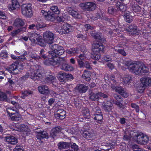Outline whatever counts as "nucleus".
<instances>
[{
  "label": "nucleus",
  "mask_w": 151,
  "mask_h": 151,
  "mask_svg": "<svg viewBox=\"0 0 151 151\" xmlns=\"http://www.w3.org/2000/svg\"><path fill=\"white\" fill-rule=\"evenodd\" d=\"M125 65L129 71L136 75H142L143 73H145L149 71V69L145 65L139 66L136 63L127 61L125 63Z\"/></svg>",
  "instance_id": "obj_1"
},
{
  "label": "nucleus",
  "mask_w": 151,
  "mask_h": 151,
  "mask_svg": "<svg viewBox=\"0 0 151 151\" xmlns=\"http://www.w3.org/2000/svg\"><path fill=\"white\" fill-rule=\"evenodd\" d=\"M104 48V47L101 43L94 42L93 45L92 58L95 60H99L101 56L99 52L103 51Z\"/></svg>",
  "instance_id": "obj_2"
},
{
  "label": "nucleus",
  "mask_w": 151,
  "mask_h": 151,
  "mask_svg": "<svg viewBox=\"0 0 151 151\" xmlns=\"http://www.w3.org/2000/svg\"><path fill=\"white\" fill-rule=\"evenodd\" d=\"M6 111L8 115L12 120L18 121L21 119V116L14 108L8 107L7 108Z\"/></svg>",
  "instance_id": "obj_3"
},
{
  "label": "nucleus",
  "mask_w": 151,
  "mask_h": 151,
  "mask_svg": "<svg viewBox=\"0 0 151 151\" xmlns=\"http://www.w3.org/2000/svg\"><path fill=\"white\" fill-rule=\"evenodd\" d=\"M29 36V40L32 43L37 44L43 47L46 45L45 43L42 42V37L39 35L34 32L30 33Z\"/></svg>",
  "instance_id": "obj_4"
},
{
  "label": "nucleus",
  "mask_w": 151,
  "mask_h": 151,
  "mask_svg": "<svg viewBox=\"0 0 151 151\" xmlns=\"http://www.w3.org/2000/svg\"><path fill=\"white\" fill-rule=\"evenodd\" d=\"M49 55L48 56L47 59H46L44 62V64L46 65H52L54 66L59 64L58 62L59 57H55L54 53L52 54L51 51H49Z\"/></svg>",
  "instance_id": "obj_5"
},
{
  "label": "nucleus",
  "mask_w": 151,
  "mask_h": 151,
  "mask_svg": "<svg viewBox=\"0 0 151 151\" xmlns=\"http://www.w3.org/2000/svg\"><path fill=\"white\" fill-rule=\"evenodd\" d=\"M37 68L36 66H33L31 68L30 74V77L31 79L34 80L40 79L42 78L41 73V70L38 66H37Z\"/></svg>",
  "instance_id": "obj_6"
},
{
  "label": "nucleus",
  "mask_w": 151,
  "mask_h": 151,
  "mask_svg": "<svg viewBox=\"0 0 151 151\" xmlns=\"http://www.w3.org/2000/svg\"><path fill=\"white\" fill-rule=\"evenodd\" d=\"M22 13L24 16L31 17L33 15L31 5L30 4H24L22 7Z\"/></svg>",
  "instance_id": "obj_7"
},
{
  "label": "nucleus",
  "mask_w": 151,
  "mask_h": 151,
  "mask_svg": "<svg viewBox=\"0 0 151 151\" xmlns=\"http://www.w3.org/2000/svg\"><path fill=\"white\" fill-rule=\"evenodd\" d=\"M50 47L51 48L52 51H51L52 52V54L54 53V56L55 57H58V55H62L64 52V51L63 47L56 44H54L50 45Z\"/></svg>",
  "instance_id": "obj_8"
},
{
  "label": "nucleus",
  "mask_w": 151,
  "mask_h": 151,
  "mask_svg": "<svg viewBox=\"0 0 151 151\" xmlns=\"http://www.w3.org/2000/svg\"><path fill=\"white\" fill-rule=\"evenodd\" d=\"M43 39L46 43L51 44L53 42L54 37V34L49 31H47L43 34Z\"/></svg>",
  "instance_id": "obj_9"
},
{
  "label": "nucleus",
  "mask_w": 151,
  "mask_h": 151,
  "mask_svg": "<svg viewBox=\"0 0 151 151\" xmlns=\"http://www.w3.org/2000/svg\"><path fill=\"white\" fill-rule=\"evenodd\" d=\"M134 138L136 141L140 144H146L149 140L148 137L143 134H139L136 136Z\"/></svg>",
  "instance_id": "obj_10"
},
{
  "label": "nucleus",
  "mask_w": 151,
  "mask_h": 151,
  "mask_svg": "<svg viewBox=\"0 0 151 151\" xmlns=\"http://www.w3.org/2000/svg\"><path fill=\"white\" fill-rule=\"evenodd\" d=\"M79 6L83 10L89 11L94 10L96 7L95 4L91 2L82 3L79 4Z\"/></svg>",
  "instance_id": "obj_11"
},
{
  "label": "nucleus",
  "mask_w": 151,
  "mask_h": 151,
  "mask_svg": "<svg viewBox=\"0 0 151 151\" xmlns=\"http://www.w3.org/2000/svg\"><path fill=\"white\" fill-rule=\"evenodd\" d=\"M23 69L22 66L21 65L19 64L17 66L15 64H13L9 66L6 70L9 73H12L14 74H17Z\"/></svg>",
  "instance_id": "obj_12"
},
{
  "label": "nucleus",
  "mask_w": 151,
  "mask_h": 151,
  "mask_svg": "<svg viewBox=\"0 0 151 151\" xmlns=\"http://www.w3.org/2000/svg\"><path fill=\"white\" fill-rule=\"evenodd\" d=\"M59 29L60 30H58V31L61 34L68 33L73 31V27L67 23L64 24L62 27H60Z\"/></svg>",
  "instance_id": "obj_13"
},
{
  "label": "nucleus",
  "mask_w": 151,
  "mask_h": 151,
  "mask_svg": "<svg viewBox=\"0 0 151 151\" xmlns=\"http://www.w3.org/2000/svg\"><path fill=\"white\" fill-rule=\"evenodd\" d=\"M83 136L88 139L92 140L95 139L96 137V134L93 130H89L88 131H86L84 132Z\"/></svg>",
  "instance_id": "obj_14"
},
{
  "label": "nucleus",
  "mask_w": 151,
  "mask_h": 151,
  "mask_svg": "<svg viewBox=\"0 0 151 151\" xmlns=\"http://www.w3.org/2000/svg\"><path fill=\"white\" fill-rule=\"evenodd\" d=\"M107 96L101 92L95 93H91L89 95V99L95 101L101 98H107Z\"/></svg>",
  "instance_id": "obj_15"
},
{
  "label": "nucleus",
  "mask_w": 151,
  "mask_h": 151,
  "mask_svg": "<svg viewBox=\"0 0 151 151\" xmlns=\"http://www.w3.org/2000/svg\"><path fill=\"white\" fill-rule=\"evenodd\" d=\"M67 10L70 14L72 15L74 18L78 19L81 18L82 16L79 12L72 9L71 7H67Z\"/></svg>",
  "instance_id": "obj_16"
},
{
  "label": "nucleus",
  "mask_w": 151,
  "mask_h": 151,
  "mask_svg": "<svg viewBox=\"0 0 151 151\" xmlns=\"http://www.w3.org/2000/svg\"><path fill=\"white\" fill-rule=\"evenodd\" d=\"M48 135L47 133L44 131H40L37 133V138L39 140L38 142H41V139L44 138H48Z\"/></svg>",
  "instance_id": "obj_17"
},
{
  "label": "nucleus",
  "mask_w": 151,
  "mask_h": 151,
  "mask_svg": "<svg viewBox=\"0 0 151 151\" xmlns=\"http://www.w3.org/2000/svg\"><path fill=\"white\" fill-rule=\"evenodd\" d=\"M75 89L80 93H85L88 89V87L83 84H78L76 86Z\"/></svg>",
  "instance_id": "obj_18"
},
{
  "label": "nucleus",
  "mask_w": 151,
  "mask_h": 151,
  "mask_svg": "<svg viewBox=\"0 0 151 151\" xmlns=\"http://www.w3.org/2000/svg\"><path fill=\"white\" fill-rule=\"evenodd\" d=\"M39 92L42 94H47L49 93L50 91L47 86L42 85L38 87Z\"/></svg>",
  "instance_id": "obj_19"
},
{
  "label": "nucleus",
  "mask_w": 151,
  "mask_h": 151,
  "mask_svg": "<svg viewBox=\"0 0 151 151\" xmlns=\"http://www.w3.org/2000/svg\"><path fill=\"white\" fill-rule=\"evenodd\" d=\"M15 130L19 131L29 132L30 131L28 127L24 124H17Z\"/></svg>",
  "instance_id": "obj_20"
},
{
  "label": "nucleus",
  "mask_w": 151,
  "mask_h": 151,
  "mask_svg": "<svg viewBox=\"0 0 151 151\" xmlns=\"http://www.w3.org/2000/svg\"><path fill=\"white\" fill-rule=\"evenodd\" d=\"M142 85L145 87L151 84V78L148 77H145L140 79Z\"/></svg>",
  "instance_id": "obj_21"
},
{
  "label": "nucleus",
  "mask_w": 151,
  "mask_h": 151,
  "mask_svg": "<svg viewBox=\"0 0 151 151\" xmlns=\"http://www.w3.org/2000/svg\"><path fill=\"white\" fill-rule=\"evenodd\" d=\"M5 139L6 142L12 145H15L17 142V139L14 137L10 135L6 137Z\"/></svg>",
  "instance_id": "obj_22"
},
{
  "label": "nucleus",
  "mask_w": 151,
  "mask_h": 151,
  "mask_svg": "<svg viewBox=\"0 0 151 151\" xmlns=\"http://www.w3.org/2000/svg\"><path fill=\"white\" fill-rule=\"evenodd\" d=\"M71 145V143L66 142H60L58 145V148L62 150L69 147Z\"/></svg>",
  "instance_id": "obj_23"
},
{
  "label": "nucleus",
  "mask_w": 151,
  "mask_h": 151,
  "mask_svg": "<svg viewBox=\"0 0 151 151\" xmlns=\"http://www.w3.org/2000/svg\"><path fill=\"white\" fill-rule=\"evenodd\" d=\"M58 113L55 114V117L58 119H64L65 116L66 112L62 110H59L58 111Z\"/></svg>",
  "instance_id": "obj_24"
},
{
  "label": "nucleus",
  "mask_w": 151,
  "mask_h": 151,
  "mask_svg": "<svg viewBox=\"0 0 151 151\" xmlns=\"http://www.w3.org/2000/svg\"><path fill=\"white\" fill-rule=\"evenodd\" d=\"M60 127H56L53 128L51 131L50 134L53 138H54L57 135V134L60 131Z\"/></svg>",
  "instance_id": "obj_25"
},
{
  "label": "nucleus",
  "mask_w": 151,
  "mask_h": 151,
  "mask_svg": "<svg viewBox=\"0 0 151 151\" xmlns=\"http://www.w3.org/2000/svg\"><path fill=\"white\" fill-rule=\"evenodd\" d=\"M58 62L59 64L63 63L62 67L61 68L62 70H67V67H68V64H66L65 63V60H64L63 58H59ZM58 66V65H57ZM59 65H58V66Z\"/></svg>",
  "instance_id": "obj_26"
},
{
  "label": "nucleus",
  "mask_w": 151,
  "mask_h": 151,
  "mask_svg": "<svg viewBox=\"0 0 151 151\" xmlns=\"http://www.w3.org/2000/svg\"><path fill=\"white\" fill-rule=\"evenodd\" d=\"M24 24V21L20 19H17L14 21L13 25L14 27H19L23 26Z\"/></svg>",
  "instance_id": "obj_27"
},
{
  "label": "nucleus",
  "mask_w": 151,
  "mask_h": 151,
  "mask_svg": "<svg viewBox=\"0 0 151 151\" xmlns=\"http://www.w3.org/2000/svg\"><path fill=\"white\" fill-rule=\"evenodd\" d=\"M103 108L106 111H108L110 108L112 106V103L108 101H105L104 102L103 104Z\"/></svg>",
  "instance_id": "obj_28"
},
{
  "label": "nucleus",
  "mask_w": 151,
  "mask_h": 151,
  "mask_svg": "<svg viewBox=\"0 0 151 151\" xmlns=\"http://www.w3.org/2000/svg\"><path fill=\"white\" fill-rule=\"evenodd\" d=\"M65 73L62 72H59L57 75L58 79L61 82L65 81Z\"/></svg>",
  "instance_id": "obj_29"
},
{
  "label": "nucleus",
  "mask_w": 151,
  "mask_h": 151,
  "mask_svg": "<svg viewBox=\"0 0 151 151\" xmlns=\"http://www.w3.org/2000/svg\"><path fill=\"white\" fill-rule=\"evenodd\" d=\"M129 31L133 35H138V30H137V27L135 25L130 26L129 27Z\"/></svg>",
  "instance_id": "obj_30"
},
{
  "label": "nucleus",
  "mask_w": 151,
  "mask_h": 151,
  "mask_svg": "<svg viewBox=\"0 0 151 151\" xmlns=\"http://www.w3.org/2000/svg\"><path fill=\"white\" fill-rule=\"evenodd\" d=\"M79 49L77 48H73L66 50V52L73 56L76 53H77L79 51Z\"/></svg>",
  "instance_id": "obj_31"
},
{
  "label": "nucleus",
  "mask_w": 151,
  "mask_h": 151,
  "mask_svg": "<svg viewBox=\"0 0 151 151\" xmlns=\"http://www.w3.org/2000/svg\"><path fill=\"white\" fill-rule=\"evenodd\" d=\"M111 87L113 90L118 93L121 94L124 91V88L121 86H115L113 84H111Z\"/></svg>",
  "instance_id": "obj_32"
},
{
  "label": "nucleus",
  "mask_w": 151,
  "mask_h": 151,
  "mask_svg": "<svg viewBox=\"0 0 151 151\" xmlns=\"http://www.w3.org/2000/svg\"><path fill=\"white\" fill-rule=\"evenodd\" d=\"M116 6L117 9L122 11H124L126 9V6L120 2H118L116 3Z\"/></svg>",
  "instance_id": "obj_33"
},
{
  "label": "nucleus",
  "mask_w": 151,
  "mask_h": 151,
  "mask_svg": "<svg viewBox=\"0 0 151 151\" xmlns=\"http://www.w3.org/2000/svg\"><path fill=\"white\" fill-rule=\"evenodd\" d=\"M125 20L126 22L130 23L132 21V17L130 16V13L126 12L125 13L124 15Z\"/></svg>",
  "instance_id": "obj_34"
},
{
  "label": "nucleus",
  "mask_w": 151,
  "mask_h": 151,
  "mask_svg": "<svg viewBox=\"0 0 151 151\" xmlns=\"http://www.w3.org/2000/svg\"><path fill=\"white\" fill-rule=\"evenodd\" d=\"M95 116L94 119L99 123H102V122L103 116L102 114H93Z\"/></svg>",
  "instance_id": "obj_35"
},
{
  "label": "nucleus",
  "mask_w": 151,
  "mask_h": 151,
  "mask_svg": "<svg viewBox=\"0 0 151 151\" xmlns=\"http://www.w3.org/2000/svg\"><path fill=\"white\" fill-rule=\"evenodd\" d=\"M133 133L134 132L132 131H130V132H126L124 136V140H129L132 137L131 135H133Z\"/></svg>",
  "instance_id": "obj_36"
},
{
  "label": "nucleus",
  "mask_w": 151,
  "mask_h": 151,
  "mask_svg": "<svg viewBox=\"0 0 151 151\" xmlns=\"http://www.w3.org/2000/svg\"><path fill=\"white\" fill-rule=\"evenodd\" d=\"M33 94V92L31 91H22V95L21 96V97L23 99H25L26 96L29 95H31Z\"/></svg>",
  "instance_id": "obj_37"
},
{
  "label": "nucleus",
  "mask_w": 151,
  "mask_h": 151,
  "mask_svg": "<svg viewBox=\"0 0 151 151\" xmlns=\"http://www.w3.org/2000/svg\"><path fill=\"white\" fill-rule=\"evenodd\" d=\"M83 113L85 118L88 119L90 118L89 111L88 108H85L83 111Z\"/></svg>",
  "instance_id": "obj_38"
},
{
  "label": "nucleus",
  "mask_w": 151,
  "mask_h": 151,
  "mask_svg": "<svg viewBox=\"0 0 151 151\" xmlns=\"http://www.w3.org/2000/svg\"><path fill=\"white\" fill-rule=\"evenodd\" d=\"M12 8L13 9H15L19 8L20 5L17 0H12Z\"/></svg>",
  "instance_id": "obj_39"
},
{
  "label": "nucleus",
  "mask_w": 151,
  "mask_h": 151,
  "mask_svg": "<svg viewBox=\"0 0 151 151\" xmlns=\"http://www.w3.org/2000/svg\"><path fill=\"white\" fill-rule=\"evenodd\" d=\"M91 34L92 36L94 38L101 40H102V39L101 38V35L99 34H98L97 33H96L95 32L92 31L91 33Z\"/></svg>",
  "instance_id": "obj_40"
},
{
  "label": "nucleus",
  "mask_w": 151,
  "mask_h": 151,
  "mask_svg": "<svg viewBox=\"0 0 151 151\" xmlns=\"http://www.w3.org/2000/svg\"><path fill=\"white\" fill-rule=\"evenodd\" d=\"M131 79V76L129 75H125L122 78V80L125 84L128 83Z\"/></svg>",
  "instance_id": "obj_41"
},
{
  "label": "nucleus",
  "mask_w": 151,
  "mask_h": 151,
  "mask_svg": "<svg viewBox=\"0 0 151 151\" xmlns=\"http://www.w3.org/2000/svg\"><path fill=\"white\" fill-rule=\"evenodd\" d=\"M91 75L90 73L84 70L83 73L82 75V78L84 79H88V80H89V78Z\"/></svg>",
  "instance_id": "obj_42"
},
{
  "label": "nucleus",
  "mask_w": 151,
  "mask_h": 151,
  "mask_svg": "<svg viewBox=\"0 0 151 151\" xmlns=\"http://www.w3.org/2000/svg\"><path fill=\"white\" fill-rule=\"evenodd\" d=\"M45 79V82L50 83L54 80L55 79V77L52 75H49L48 76L46 77Z\"/></svg>",
  "instance_id": "obj_43"
},
{
  "label": "nucleus",
  "mask_w": 151,
  "mask_h": 151,
  "mask_svg": "<svg viewBox=\"0 0 151 151\" xmlns=\"http://www.w3.org/2000/svg\"><path fill=\"white\" fill-rule=\"evenodd\" d=\"M20 54H21L22 56L18 57L19 59L22 61H24L26 60V58L24 56L26 55L27 54V52L23 50V52H21Z\"/></svg>",
  "instance_id": "obj_44"
},
{
  "label": "nucleus",
  "mask_w": 151,
  "mask_h": 151,
  "mask_svg": "<svg viewBox=\"0 0 151 151\" xmlns=\"http://www.w3.org/2000/svg\"><path fill=\"white\" fill-rule=\"evenodd\" d=\"M145 88L143 85H142V83H141L140 85L137 87V90L138 92L142 93L144 92Z\"/></svg>",
  "instance_id": "obj_45"
},
{
  "label": "nucleus",
  "mask_w": 151,
  "mask_h": 151,
  "mask_svg": "<svg viewBox=\"0 0 151 151\" xmlns=\"http://www.w3.org/2000/svg\"><path fill=\"white\" fill-rule=\"evenodd\" d=\"M51 10L55 14H59L60 11L57 6H52L50 7Z\"/></svg>",
  "instance_id": "obj_46"
},
{
  "label": "nucleus",
  "mask_w": 151,
  "mask_h": 151,
  "mask_svg": "<svg viewBox=\"0 0 151 151\" xmlns=\"http://www.w3.org/2000/svg\"><path fill=\"white\" fill-rule=\"evenodd\" d=\"M0 101H5L7 102H9L10 101L9 99H7L6 95V94L3 93H2L1 94V95L0 96Z\"/></svg>",
  "instance_id": "obj_47"
},
{
  "label": "nucleus",
  "mask_w": 151,
  "mask_h": 151,
  "mask_svg": "<svg viewBox=\"0 0 151 151\" xmlns=\"http://www.w3.org/2000/svg\"><path fill=\"white\" fill-rule=\"evenodd\" d=\"M132 147L134 151H146L145 150L139 148L138 145H132Z\"/></svg>",
  "instance_id": "obj_48"
},
{
  "label": "nucleus",
  "mask_w": 151,
  "mask_h": 151,
  "mask_svg": "<svg viewBox=\"0 0 151 151\" xmlns=\"http://www.w3.org/2000/svg\"><path fill=\"white\" fill-rule=\"evenodd\" d=\"M46 19L50 21H54L56 19V16L54 14H49Z\"/></svg>",
  "instance_id": "obj_49"
},
{
  "label": "nucleus",
  "mask_w": 151,
  "mask_h": 151,
  "mask_svg": "<svg viewBox=\"0 0 151 151\" xmlns=\"http://www.w3.org/2000/svg\"><path fill=\"white\" fill-rule=\"evenodd\" d=\"M114 50L115 51L119 53L122 55L123 56H126L127 55V54L126 53V52L123 49H115Z\"/></svg>",
  "instance_id": "obj_50"
},
{
  "label": "nucleus",
  "mask_w": 151,
  "mask_h": 151,
  "mask_svg": "<svg viewBox=\"0 0 151 151\" xmlns=\"http://www.w3.org/2000/svg\"><path fill=\"white\" fill-rule=\"evenodd\" d=\"M133 9L134 12H138L141 11V8L139 6L137 5H136L133 7Z\"/></svg>",
  "instance_id": "obj_51"
},
{
  "label": "nucleus",
  "mask_w": 151,
  "mask_h": 151,
  "mask_svg": "<svg viewBox=\"0 0 151 151\" xmlns=\"http://www.w3.org/2000/svg\"><path fill=\"white\" fill-rule=\"evenodd\" d=\"M120 101H114V103L118 107L120 108L124 109V106L120 102Z\"/></svg>",
  "instance_id": "obj_52"
},
{
  "label": "nucleus",
  "mask_w": 151,
  "mask_h": 151,
  "mask_svg": "<svg viewBox=\"0 0 151 151\" xmlns=\"http://www.w3.org/2000/svg\"><path fill=\"white\" fill-rule=\"evenodd\" d=\"M46 26V24L43 23H38L36 24V28L37 29L44 27Z\"/></svg>",
  "instance_id": "obj_53"
},
{
  "label": "nucleus",
  "mask_w": 151,
  "mask_h": 151,
  "mask_svg": "<svg viewBox=\"0 0 151 151\" xmlns=\"http://www.w3.org/2000/svg\"><path fill=\"white\" fill-rule=\"evenodd\" d=\"M93 111L95 113V114H101V111L100 108L98 107H96L93 109Z\"/></svg>",
  "instance_id": "obj_54"
},
{
  "label": "nucleus",
  "mask_w": 151,
  "mask_h": 151,
  "mask_svg": "<svg viewBox=\"0 0 151 151\" xmlns=\"http://www.w3.org/2000/svg\"><path fill=\"white\" fill-rule=\"evenodd\" d=\"M108 9V12L110 14H113L116 12V10L113 7H109Z\"/></svg>",
  "instance_id": "obj_55"
},
{
  "label": "nucleus",
  "mask_w": 151,
  "mask_h": 151,
  "mask_svg": "<svg viewBox=\"0 0 151 151\" xmlns=\"http://www.w3.org/2000/svg\"><path fill=\"white\" fill-rule=\"evenodd\" d=\"M0 55L1 57L3 58H6L8 56V54L6 52L4 51H2L0 53Z\"/></svg>",
  "instance_id": "obj_56"
},
{
  "label": "nucleus",
  "mask_w": 151,
  "mask_h": 151,
  "mask_svg": "<svg viewBox=\"0 0 151 151\" xmlns=\"http://www.w3.org/2000/svg\"><path fill=\"white\" fill-rule=\"evenodd\" d=\"M131 106L132 108L135 109L137 112H139V106L137 105L134 104H131Z\"/></svg>",
  "instance_id": "obj_57"
},
{
  "label": "nucleus",
  "mask_w": 151,
  "mask_h": 151,
  "mask_svg": "<svg viewBox=\"0 0 151 151\" xmlns=\"http://www.w3.org/2000/svg\"><path fill=\"white\" fill-rule=\"evenodd\" d=\"M77 57L79 58V59L81 60H84L86 59V57L84 53L80 55Z\"/></svg>",
  "instance_id": "obj_58"
},
{
  "label": "nucleus",
  "mask_w": 151,
  "mask_h": 151,
  "mask_svg": "<svg viewBox=\"0 0 151 151\" xmlns=\"http://www.w3.org/2000/svg\"><path fill=\"white\" fill-rule=\"evenodd\" d=\"M102 61H108L111 60V58L109 55H106L103 58H102Z\"/></svg>",
  "instance_id": "obj_59"
},
{
  "label": "nucleus",
  "mask_w": 151,
  "mask_h": 151,
  "mask_svg": "<svg viewBox=\"0 0 151 151\" xmlns=\"http://www.w3.org/2000/svg\"><path fill=\"white\" fill-rule=\"evenodd\" d=\"M0 18L2 19H5L7 17L3 12L0 11Z\"/></svg>",
  "instance_id": "obj_60"
},
{
  "label": "nucleus",
  "mask_w": 151,
  "mask_h": 151,
  "mask_svg": "<svg viewBox=\"0 0 151 151\" xmlns=\"http://www.w3.org/2000/svg\"><path fill=\"white\" fill-rule=\"evenodd\" d=\"M70 146L73 149L77 151L78 150V146L75 143H73V145H72L71 143Z\"/></svg>",
  "instance_id": "obj_61"
},
{
  "label": "nucleus",
  "mask_w": 151,
  "mask_h": 151,
  "mask_svg": "<svg viewBox=\"0 0 151 151\" xmlns=\"http://www.w3.org/2000/svg\"><path fill=\"white\" fill-rule=\"evenodd\" d=\"M73 79V77L72 75L65 73V81L66 79Z\"/></svg>",
  "instance_id": "obj_62"
},
{
  "label": "nucleus",
  "mask_w": 151,
  "mask_h": 151,
  "mask_svg": "<svg viewBox=\"0 0 151 151\" xmlns=\"http://www.w3.org/2000/svg\"><path fill=\"white\" fill-rule=\"evenodd\" d=\"M21 31V30L19 29L14 31L11 32V35L13 36H15L20 32Z\"/></svg>",
  "instance_id": "obj_63"
},
{
  "label": "nucleus",
  "mask_w": 151,
  "mask_h": 151,
  "mask_svg": "<svg viewBox=\"0 0 151 151\" xmlns=\"http://www.w3.org/2000/svg\"><path fill=\"white\" fill-rule=\"evenodd\" d=\"M49 12H47L45 11L44 10H42L41 11V13L46 18L48 17V16L49 15Z\"/></svg>",
  "instance_id": "obj_64"
}]
</instances>
